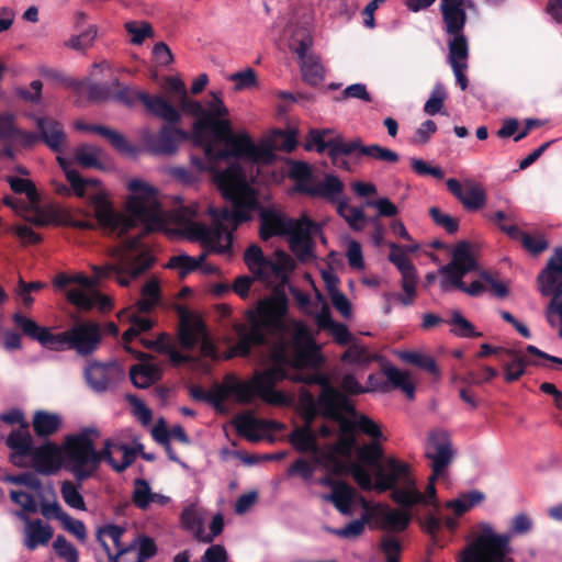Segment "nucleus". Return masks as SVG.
<instances>
[{"label": "nucleus", "mask_w": 562, "mask_h": 562, "mask_svg": "<svg viewBox=\"0 0 562 562\" xmlns=\"http://www.w3.org/2000/svg\"><path fill=\"white\" fill-rule=\"evenodd\" d=\"M250 179L238 164L215 172L214 182L232 209L210 205L207 214L212 217L211 226L196 220L200 211L195 203L180 205L168 215L160 205L157 190L138 179L128 182L131 195L126 201L127 215L116 211L101 190L88 199L99 225L108 234L121 236L138 224L144 226L145 232L158 231L170 217L183 236L218 254L229 251L233 232L257 212L263 240L272 236H288L290 248L299 260L313 259L312 238L319 232L318 225L305 216L294 221L276 207L261 206Z\"/></svg>", "instance_id": "obj_1"}, {"label": "nucleus", "mask_w": 562, "mask_h": 562, "mask_svg": "<svg viewBox=\"0 0 562 562\" xmlns=\"http://www.w3.org/2000/svg\"><path fill=\"white\" fill-rule=\"evenodd\" d=\"M248 325H238L236 353L248 356L254 347L265 349L262 362L270 367L255 372L250 380L228 378L223 384L209 391V403L220 408L225 400L233 396L243 404L256 397L272 405H288L291 398L274 389L288 376V369L315 368L319 362L318 348L304 323L288 317V299L276 293L261 300L247 314Z\"/></svg>", "instance_id": "obj_2"}, {"label": "nucleus", "mask_w": 562, "mask_h": 562, "mask_svg": "<svg viewBox=\"0 0 562 562\" xmlns=\"http://www.w3.org/2000/svg\"><path fill=\"white\" fill-rule=\"evenodd\" d=\"M112 261L102 266H91L94 279L83 273L70 276V283H78L81 289H70L66 292L68 301L80 310L98 308L109 311V297L99 293L94 286L97 280L113 278L121 286H128L143 276L154 263V257L142 243L140 235L127 238L110 250Z\"/></svg>", "instance_id": "obj_3"}, {"label": "nucleus", "mask_w": 562, "mask_h": 562, "mask_svg": "<svg viewBox=\"0 0 562 562\" xmlns=\"http://www.w3.org/2000/svg\"><path fill=\"white\" fill-rule=\"evenodd\" d=\"M305 367L288 369L285 379L305 384H317L322 386V393L315 400L307 390H302L299 395L297 409L304 424L296 426L290 435V442L293 448L302 453H310L316 462H319V446L317 434L313 431L312 424L318 414L338 420L342 412L351 409L348 398L331 386L329 379L319 372L304 371Z\"/></svg>", "instance_id": "obj_4"}, {"label": "nucleus", "mask_w": 562, "mask_h": 562, "mask_svg": "<svg viewBox=\"0 0 562 562\" xmlns=\"http://www.w3.org/2000/svg\"><path fill=\"white\" fill-rule=\"evenodd\" d=\"M225 116L227 114H209L193 123V143L202 148L203 157L192 155L191 164L200 171H214L221 160L231 157L247 158L254 165L268 156V151L255 145L247 133H233Z\"/></svg>", "instance_id": "obj_5"}, {"label": "nucleus", "mask_w": 562, "mask_h": 562, "mask_svg": "<svg viewBox=\"0 0 562 562\" xmlns=\"http://www.w3.org/2000/svg\"><path fill=\"white\" fill-rule=\"evenodd\" d=\"M349 470L360 487L374 488L379 492L392 491V499L406 509L417 504L438 506L434 484L428 483L425 493H422L411 474L408 464L395 458H387L382 465L376 467L373 473L374 482L369 471L360 463H351Z\"/></svg>", "instance_id": "obj_6"}, {"label": "nucleus", "mask_w": 562, "mask_h": 562, "mask_svg": "<svg viewBox=\"0 0 562 562\" xmlns=\"http://www.w3.org/2000/svg\"><path fill=\"white\" fill-rule=\"evenodd\" d=\"M94 429H83L70 435L63 446L65 469L78 483L92 477L101 462L106 461L116 472H123L136 459V450L119 441L106 440L101 451H97L90 438Z\"/></svg>", "instance_id": "obj_7"}, {"label": "nucleus", "mask_w": 562, "mask_h": 562, "mask_svg": "<svg viewBox=\"0 0 562 562\" xmlns=\"http://www.w3.org/2000/svg\"><path fill=\"white\" fill-rule=\"evenodd\" d=\"M531 528L532 520L525 513L512 519L509 533H498L490 522L482 521L473 529L469 543L458 557V562H514L512 535H525Z\"/></svg>", "instance_id": "obj_8"}, {"label": "nucleus", "mask_w": 562, "mask_h": 562, "mask_svg": "<svg viewBox=\"0 0 562 562\" xmlns=\"http://www.w3.org/2000/svg\"><path fill=\"white\" fill-rule=\"evenodd\" d=\"M161 302V291L157 278L151 277L146 280L140 289V297L128 310L127 318L130 328L123 334L124 348L127 352L134 355L136 358L144 359L145 353L135 351L130 345L133 339L138 337L142 333L149 330L153 327V321L144 315L154 311Z\"/></svg>", "instance_id": "obj_9"}, {"label": "nucleus", "mask_w": 562, "mask_h": 562, "mask_svg": "<svg viewBox=\"0 0 562 562\" xmlns=\"http://www.w3.org/2000/svg\"><path fill=\"white\" fill-rule=\"evenodd\" d=\"M476 269V262L470 249V245L465 241L459 243L453 251L451 261L439 269V273L443 277L440 286L443 291H449L451 286L469 294L470 296H480L485 291V286L480 280H475L467 285L463 277Z\"/></svg>", "instance_id": "obj_10"}, {"label": "nucleus", "mask_w": 562, "mask_h": 562, "mask_svg": "<svg viewBox=\"0 0 562 562\" xmlns=\"http://www.w3.org/2000/svg\"><path fill=\"white\" fill-rule=\"evenodd\" d=\"M539 290L543 296H552L546 317L551 327L562 321V248H558L538 276Z\"/></svg>", "instance_id": "obj_11"}, {"label": "nucleus", "mask_w": 562, "mask_h": 562, "mask_svg": "<svg viewBox=\"0 0 562 562\" xmlns=\"http://www.w3.org/2000/svg\"><path fill=\"white\" fill-rule=\"evenodd\" d=\"M467 9L476 10L473 0H441L439 10L442 19V29L448 35V47H452L453 43H463L469 46L468 38L464 35V26L467 24Z\"/></svg>", "instance_id": "obj_12"}, {"label": "nucleus", "mask_w": 562, "mask_h": 562, "mask_svg": "<svg viewBox=\"0 0 562 562\" xmlns=\"http://www.w3.org/2000/svg\"><path fill=\"white\" fill-rule=\"evenodd\" d=\"M117 98L130 106L140 101L148 112L169 124L178 123L181 119L178 110L164 98L150 95L142 90L124 87L119 90Z\"/></svg>", "instance_id": "obj_13"}, {"label": "nucleus", "mask_w": 562, "mask_h": 562, "mask_svg": "<svg viewBox=\"0 0 562 562\" xmlns=\"http://www.w3.org/2000/svg\"><path fill=\"white\" fill-rule=\"evenodd\" d=\"M168 87L171 91L180 95L181 109L186 113L195 116L196 120H201L209 114H228V110L225 106L220 92L211 91V99L204 102H199L188 98L186 86L179 78H169Z\"/></svg>", "instance_id": "obj_14"}, {"label": "nucleus", "mask_w": 562, "mask_h": 562, "mask_svg": "<svg viewBox=\"0 0 562 562\" xmlns=\"http://www.w3.org/2000/svg\"><path fill=\"white\" fill-rule=\"evenodd\" d=\"M279 258V262L268 260L257 245L249 246L245 252V262L249 270L256 278L267 283L283 281L285 278L289 257L285 254H280Z\"/></svg>", "instance_id": "obj_15"}, {"label": "nucleus", "mask_w": 562, "mask_h": 562, "mask_svg": "<svg viewBox=\"0 0 562 562\" xmlns=\"http://www.w3.org/2000/svg\"><path fill=\"white\" fill-rule=\"evenodd\" d=\"M425 454L431 462L432 474L429 477V483L435 485V481L443 474L454 457L449 434L445 430L431 431L428 436Z\"/></svg>", "instance_id": "obj_16"}, {"label": "nucleus", "mask_w": 562, "mask_h": 562, "mask_svg": "<svg viewBox=\"0 0 562 562\" xmlns=\"http://www.w3.org/2000/svg\"><path fill=\"white\" fill-rule=\"evenodd\" d=\"M13 322L24 335L37 340L43 347L47 349L54 351H63L69 349L68 330L53 334L48 328L41 327L35 321L26 317L21 313H15L13 315Z\"/></svg>", "instance_id": "obj_17"}, {"label": "nucleus", "mask_w": 562, "mask_h": 562, "mask_svg": "<svg viewBox=\"0 0 562 562\" xmlns=\"http://www.w3.org/2000/svg\"><path fill=\"white\" fill-rule=\"evenodd\" d=\"M69 349L75 350L80 356H89L97 350L101 331L98 324L89 321L78 322L69 329Z\"/></svg>", "instance_id": "obj_18"}, {"label": "nucleus", "mask_w": 562, "mask_h": 562, "mask_svg": "<svg viewBox=\"0 0 562 562\" xmlns=\"http://www.w3.org/2000/svg\"><path fill=\"white\" fill-rule=\"evenodd\" d=\"M188 138L193 140L192 133L189 134L169 124L164 125L158 133H146L144 135L146 146L156 155L173 154L179 143Z\"/></svg>", "instance_id": "obj_19"}, {"label": "nucleus", "mask_w": 562, "mask_h": 562, "mask_svg": "<svg viewBox=\"0 0 562 562\" xmlns=\"http://www.w3.org/2000/svg\"><path fill=\"white\" fill-rule=\"evenodd\" d=\"M449 192L469 211H476L484 206L486 193L483 186L472 180L463 183L454 178L446 181Z\"/></svg>", "instance_id": "obj_20"}, {"label": "nucleus", "mask_w": 562, "mask_h": 562, "mask_svg": "<svg viewBox=\"0 0 562 562\" xmlns=\"http://www.w3.org/2000/svg\"><path fill=\"white\" fill-rule=\"evenodd\" d=\"M179 340L186 350H192L195 346L200 345L202 356L215 357V347L201 322H183L179 330Z\"/></svg>", "instance_id": "obj_21"}, {"label": "nucleus", "mask_w": 562, "mask_h": 562, "mask_svg": "<svg viewBox=\"0 0 562 562\" xmlns=\"http://www.w3.org/2000/svg\"><path fill=\"white\" fill-rule=\"evenodd\" d=\"M156 552L157 547L151 538L138 537L124 548H120L116 554L109 553V560L110 562H146Z\"/></svg>", "instance_id": "obj_22"}, {"label": "nucleus", "mask_w": 562, "mask_h": 562, "mask_svg": "<svg viewBox=\"0 0 562 562\" xmlns=\"http://www.w3.org/2000/svg\"><path fill=\"white\" fill-rule=\"evenodd\" d=\"M83 374L92 391L103 393L115 384L121 372L115 364L93 362L86 367Z\"/></svg>", "instance_id": "obj_23"}, {"label": "nucleus", "mask_w": 562, "mask_h": 562, "mask_svg": "<svg viewBox=\"0 0 562 562\" xmlns=\"http://www.w3.org/2000/svg\"><path fill=\"white\" fill-rule=\"evenodd\" d=\"M29 459L36 472L41 474H53L60 468L63 449L56 443L47 442L40 447H34Z\"/></svg>", "instance_id": "obj_24"}, {"label": "nucleus", "mask_w": 562, "mask_h": 562, "mask_svg": "<svg viewBox=\"0 0 562 562\" xmlns=\"http://www.w3.org/2000/svg\"><path fill=\"white\" fill-rule=\"evenodd\" d=\"M13 514L25 522L23 543L29 550L33 551L40 546H46L53 538L54 530L48 524L41 519H31L24 512Z\"/></svg>", "instance_id": "obj_25"}, {"label": "nucleus", "mask_w": 562, "mask_h": 562, "mask_svg": "<svg viewBox=\"0 0 562 562\" xmlns=\"http://www.w3.org/2000/svg\"><path fill=\"white\" fill-rule=\"evenodd\" d=\"M7 446L12 450L10 461L12 464L24 468L29 463L30 453L33 450V439L29 431V425L20 427L10 432L5 440Z\"/></svg>", "instance_id": "obj_26"}, {"label": "nucleus", "mask_w": 562, "mask_h": 562, "mask_svg": "<svg viewBox=\"0 0 562 562\" xmlns=\"http://www.w3.org/2000/svg\"><path fill=\"white\" fill-rule=\"evenodd\" d=\"M34 121L38 130L41 140L44 142L52 150L59 151L66 139V134L60 123L52 117L45 116H35Z\"/></svg>", "instance_id": "obj_27"}, {"label": "nucleus", "mask_w": 562, "mask_h": 562, "mask_svg": "<svg viewBox=\"0 0 562 562\" xmlns=\"http://www.w3.org/2000/svg\"><path fill=\"white\" fill-rule=\"evenodd\" d=\"M342 181L337 176L327 173L323 180H318L315 177L306 194L323 198L329 202L338 204V202L342 200Z\"/></svg>", "instance_id": "obj_28"}, {"label": "nucleus", "mask_w": 562, "mask_h": 562, "mask_svg": "<svg viewBox=\"0 0 562 562\" xmlns=\"http://www.w3.org/2000/svg\"><path fill=\"white\" fill-rule=\"evenodd\" d=\"M57 161L59 166L63 168L67 180L69 181L71 188L66 186L57 187V192L59 194H70L71 192L76 193L80 198H85L86 190L88 187H99V181L95 179H85L82 178L76 170L70 167L69 161L64 157H57Z\"/></svg>", "instance_id": "obj_29"}, {"label": "nucleus", "mask_w": 562, "mask_h": 562, "mask_svg": "<svg viewBox=\"0 0 562 562\" xmlns=\"http://www.w3.org/2000/svg\"><path fill=\"white\" fill-rule=\"evenodd\" d=\"M501 229L510 238L518 240L533 256L541 254L548 248V241L540 234L529 235L516 225H502Z\"/></svg>", "instance_id": "obj_30"}, {"label": "nucleus", "mask_w": 562, "mask_h": 562, "mask_svg": "<svg viewBox=\"0 0 562 562\" xmlns=\"http://www.w3.org/2000/svg\"><path fill=\"white\" fill-rule=\"evenodd\" d=\"M412 520L407 510H401L392 507H384L379 513V524L381 529L393 532L404 531Z\"/></svg>", "instance_id": "obj_31"}, {"label": "nucleus", "mask_w": 562, "mask_h": 562, "mask_svg": "<svg viewBox=\"0 0 562 562\" xmlns=\"http://www.w3.org/2000/svg\"><path fill=\"white\" fill-rule=\"evenodd\" d=\"M449 49V63L453 70L456 80L460 86L461 90H465L468 88V79L465 77V70L468 68L467 59L469 56V46H464L462 43H453L452 47H448Z\"/></svg>", "instance_id": "obj_32"}, {"label": "nucleus", "mask_w": 562, "mask_h": 562, "mask_svg": "<svg viewBox=\"0 0 562 562\" xmlns=\"http://www.w3.org/2000/svg\"><path fill=\"white\" fill-rule=\"evenodd\" d=\"M353 497L355 490L345 483L335 484L331 493L323 496L325 501L331 502L342 515L352 514Z\"/></svg>", "instance_id": "obj_33"}, {"label": "nucleus", "mask_w": 562, "mask_h": 562, "mask_svg": "<svg viewBox=\"0 0 562 562\" xmlns=\"http://www.w3.org/2000/svg\"><path fill=\"white\" fill-rule=\"evenodd\" d=\"M391 249L387 259L392 262L401 273V280L418 278L416 268L412 263L411 259L405 254L404 247L389 243Z\"/></svg>", "instance_id": "obj_34"}, {"label": "nucleus", "mask_w": 562, "mask_h": 562, "mask_svg": "<svg viewBox=\"0 0 562 562\" xmlns=\"http://www.w3.org/2000/svg\"><path fill=\"white\" fill-rule=\"evenodd\" d=\"M142 344L146 348L156 349L159 352H164L169 357V360L173 364H182L186 362L195 361V359L189 355L179 352L170 342L167 336L162 335L156 340L142 339Z\"/></svg>", "instance_id": "obj_35"}, {"label": "nucleus", "mask_w": 562, "mask_h": 562, "mask_svg": "<svg viewBox=\"0 0 562 562\" xmlns=\"http://www.w3.org/2000/svg\"><path fill=\"white\" fill-rule=\"evenodd\" d=\"M132 383L138 389H146L160 378V369L156 364L140 363L130 370Z\"/></svg>", "instance_id": "obj_36"}, {"label": "nucleus", "mask_w": 562, "mask_h": 562, "mask_svg": "<svg viewBox=\"0 0 562 562\" xmlns=\"http://www.w3.org/2000/svg\"><path fill=\"white\" fill-rule=\"evenodd\" d=\"M61 426V418L56 413L37 411L33 417V429L38 437L55 434Z\"/></svg>", "instance_id": "obj_37"}, {"label": "nucleus", "mask_w": 562, "mask_h": 562, "mask_svg": "<svg viewBox=\"0 0 562 562\" xmlns=\"http://www.w3.org/2000/svg\"><path fill=\"white\" fill-rule=\"evenodd\" d=\"M103 150L93 145L83 144L74 151L75 161L83 168H102Z\"/></svg>", "instance_id": "obj_38"}, {"label": "nucleus", "mask_w": 562, "mask_h": 562, "mask_svg": "<svg viewBox=\"0 0 562 562\" xmlns=\"http://www.w3.org/2000/svg\"><path fill=\"white\" fill-rule=\"evenodd\" d=\"M383 372L387 384L390 383L394 389H401L409 400L414 398L415 386L411 381L408 372L402 371L394 366L385 367Z\"/></svg>", "instance_id": "obj_39"}, {"label": "nucleus", "mask_w": 562, "mask_h": 562, "mask_svg": "<svg viewBox=\"0 0 562 562\" xmlns=\"http://www.w3.org/2000/svg\"><path fill=\"white\" fill-rule=\"evenodd\" d=\"M397 357L406 362L414 364L432 375L439 374V369L435 359L431 356L425 355L420 351H408V350H400L396 351Z\"/></svg>", "instance_id": "obj_40"}, {"label": "nucleus", "mask_w": 562, "mask_h": 562, "mask_svg": "<svg viewBox=\"0 0 562 562\" xmlns=\"http://www.w3.org/2000/svg\"><path fill=\"white\" fill-rule=\"evenodd\" d=\"M289 176L295 181V189L303 193H307L315 179L311 167L302 161L291 164Z\"/></svg>", "instance_id": "obj_41"}, {"label": "nucleus", "mask_w": 562, "mask_h": 562, "mask_svg": "<svg viewBox=\"0 0 562 562\" xmlns=\"http://www.w3.org/2000/svg\"><path fill=\"white\" fill-rule=\"evenodd\" d=\"M507 356L512 358V360L504 366V379L507 382L517 381L524 373L527 363L532 366H540L541 363L537 360L527 361L522 357H520L515 350L508 349L505 350Z\"/></svg>", "instance_id": "obj_42"}, {"label": "nucleus", "mask_w": 562, "mask_h": 562, "mask_svg": "<svg viewBox=\"0 0 562 562\" xmlns=\"http://www.w3.org/2000/svg\"><path fill=\"white\" fill-rule=\"evenodd\" d=\"M303 80L311 85L317 86L324 80V67L318 56L307 57L300 61Z\"/></svg>", "instance_id": "obj_43"}, {"label": "nucleus", "mask_w": 562, "mask_h": 562, "mask_svg": "<svg viewBox=\"0 0 562 562\" xmlns=\"http://www.w3.org/2000/svg\"><path fill=\"white\" fill-rule=\"evenodd\" d=\"M334 136L333 131L329 128L311 130L306 136L305 149H315L317 153H324L327 150L328 153L331 148Z\"/></svg>", "instance_id": "obj_44"}, {"label": "nucleus", "mask_w": 562, "mask_h": 562, "mask_svg": "<svg viewBox=\"0 0 562 562\" xmlns=\"http://www.w3.org/2000/svg\"><path fill=\"white\" fill-rule=\"evenodd\" d=\"M338 214L348 223L353 231H361L364 227L366 216L360 207L352 206L346 200L338 202Z\"/></svg>", "instance_id": "obj_45"}, {"label": "nucleus", "mask_w": 562, "mask_h": 562, "mask_svg": "<svg viewBox=\"0 0 562 562\" xmlns=\"http://www.w3.org/2000/svg\"><path fill=\"white\" fill-rule=\"evenodd\" d=\"M484 494L477 490L461 494L458 498L449 501L447 507L452 509L456 515L461 516L470 510L473 506L480 504L484 499Z\"/></svg>", "instance_id": "obj_46"}, {"label": "nucleus", "mask_w": 562, "mask_h": 562, "mask_svg": "<svg viewBox=\"0 0 562 562\" xmlns=\"http://www.w3.org/2000/svg\"><path fill=\"white\" fill-rule=\"evenodd\" d=\"M261 422L250 414L237 415L234 419V425L239 435L246 437L251 441H258Z\"/></svg>", "instance_id": "obj_47"}, {"label": "nucleus", "mask_w": 562, "mask_h": 562, "mask_svg": "<svg viewBox=\"0 0 562 562\" xmlns=\"http://www.w3.org/2000/svg\"><path fill=\"white\" fill-rule=\"evenodd\" d=\"M204 260V255H200L198 258L190 257L186 254L173 256L169 259L168 267L176 269L183 277L189 272L196 270L201 267Z\"/></svg>", "instance_id": "obj_48"}, {"label": "nucleus", "mask_w": 562, "mask_h": 562, "mask_svg": "<svg viewBox=\"0 0 562 562\" xmlns=\"http://www.w3.org/2000/svg\"><path fill=\"white\" fill-rule=\"evenodd\" d=\"M125 30L134 45H142L146 38L154 36V30L146 21H128L125 23Z\"/></svg>", "instance_id": "obj_49"}, {"label": "nucleus", "mask_w": 562, "mask_h": 562, "mask_svg": "<svg viewBox=\"0 0 562 562\" xmlns=\"http://www.w3.org/2000/svg\"><path fill=\"white\" fill-rule=\"evenodd\" d=\"M60 494L64 502L71 508L78 510H86V504L83 496L79 492V486H77L71 481H65L60 486Z\"/></svg>", "instance_id": "obj_50"}, {"label": "nucleus", "mask_w": 562, "mask_h": 562, "mask_svg": "<svg viewBox=\"0 0 562 562\" xmlns=\"http://www.w3.org/2000/svg\"><path fill=\"white\" fill-rule=\"evenodd\" d=\"M349 405H351V404L349 403ZM350 407H351V409L348 413H350L355 416V419L351 423L352 428L358 429L362 434H364L373 439H379L382 437L381 429H380L379 425L373 419H371L370 417H368L367 415H363V414L357 415L353 411V407L352 406H350Z\"/></svg>", "instance_id": "obj_51"}, {"label": "nucleus", "mask_w": 562, "mask_h": 562, "mask_svg": "<svg viewBox=\"0 0 562 562\" xmlns=\"http://www.w3.org/2000/svg\"><path fill=\"white\" fill-rule=\"evenodd\" d=\"M372 360L373 357L364 346L352 342L341 356V361L360 367L369 364Z\"/></svg>", "instance_id": "obj_52"}, {"label": "nucleus", "mask_w": 562, "mask_h": 562, "mask_svg": "<svg viewBox=\"0 0 562 562\" xmlns=\"http://www.w3.org/2000/svg\"><path fill=\"white\" fill-rule=\"evenodd\" d=\"M417 281L418 278L401 280V286L404 293H385L384 300L390 301L393 299L398 300L404 306H409L414 303L417 295Z\"/></svg>", "instance_id": "obj_53"}, {"label": "nucleus", "mask_w": 562, "mask_h": 562, "mask_svg": "<svg viewBox=\"0 0 562 562\" xmlns=\"http://www.w3.org/2000/svg\"><path fill=\"white\" fill-rule=\"evenodd\" d=\"M449 323L452 325L451 331L456 336L464 338L481 336V333L475 331L473 325L457 310L451 312Z\"/></svg>", "instance_id": "obj_54"}, {"label": "nucleus", "mask_w": 562, "mask_h": 562, "mask_svg": "<svg viewBox=\"0 0 562 562\" xmlns=\"http://www.w3.org/2000/svg\"><path fill=\"white\" fill-rule=\"evenodd\" d=\"M9 183L14 193L25 194L29 205H37L38 195L33 182L29 179L11 177Z\"/></svg>", "instance_id": "obj_55"}, {"label": "nucleus", "mask_w": 562, "mask_h": 562, "mask_svg": "<svg viewBox=\"0 0 562 562\" xmlns=\"http://www.w3.org/2000/svg\"><path fill=\"white\" fill-rule=\"evenodd\" d=\"M99 131L100 135L105 137L117 151L128 156H134L136 154V148L125 139L123 134L105 126L103 130Z\"/></svg>", "instance_id": "obj_56"}, {"label": "nucleus", "mask_w": 562, "mask_h": 562, "mask_svg": "<svg viewBox=\"0 0 562 562\" xmlns=\"http://www.w3.org/2000/svg\"><path fill=\"white\" fill-rule=\"evenodd\" d=\"M151 493V487L146 480L136 479L132 496L134 505L142 510L147 509L150 505Z\"/></svg>", "instance_id": "obj_57"}, {"label": "nucleus", "mask_w": 562, "mask_h": 562, "mask_svg": "<svg viewBox=\"0 0 562 562\" xmlns=\"http://www.w3.org/2000/svg\"><path fill=\"white\" fill-rule=\"evenodd\" d=\"M361 155L390 164H395L400 160V156L396 151L378 144L364 145V147H361Z\"/></svg>", "instance_id": "obj_58"}, {"label": "nucleus", "mask_w": 562, "mask_h": 562, "mask_svg": "<svg viewBox=\"0 0 562 562\" xmlns=\"http://www.w3.org/2000/svg\"><path fill=\"white\" fill-rule=\"evenodd\" d=\"M53 549L56 555L66 562H79L78 550L64 536L58 535L55 538L53 542Z\"/></svg>", "instance_id": "obj_59"}, {"label": "nucleus", "mask_w": 562, "mask_h": 562, "mask_svg": "<svg viewBox=\"0 0 562 562\" xmlns=\"http://www.w3.org/2000/svg\"><path fill=\"white\" fill-rule=\"evenodd\" d=\"M447 98V92L442 83L435 85L429 99L424 105V112L428 115H436L440 113L443 108V102Z\"/></svg>", "instance_id": "obj_60"}, {"label": "nucleus", "mask_w": 562, "mask_h": 562, "mask_svg": "<svg viewBox=\"0 0 562 562\" xmlns=\"http://www.w3.org/2000/svg\"><path fill=\"white\" fill-rule=\"evenodd\" d=\"M361 147H364V145H362L360 139L346 142L342 137L335 135L333 138L331 148L327 154L328 156H347L355 151H359L361 154Z\"/></svg>", "instance_id": "obj_61"}, {"label": "nucleus", "mask_w": 562, "mask_h": 562, "mask_svg": "<svg viewBox=\"0 0 562 562\" xmlns=\"http://www.w3.org/2000/svg\"><path fill=\"white\" fill-rule=\"evenodd\" d=\"M361 147H364V145H362L360 139L346 142L342 137L335 135L333 138L331 148L327 154L328 156H347L355 151H359L361 154Z\"/></svg>", "instance_id": "obj_62"}, {"label": "nucleus", "mask_w": 562, "mask_h": 562, "mask_svg": "<svg viewBox=\"0 0 562 562\" xmlns=\"http://www.w3.org/2000/svg\"><path fill=\"white\" fill-rule=\"evenodd\" d=\"M98 34V29L95 25L89 26L85 32L79 35H75L70 37L66 42V46L75 49V50H86L91 47Z\"/></svg>", "instance_id": "obj_63"}, {"label": "nucleus", "mask_w": 562, "mask_h": 562, "mask_svg": "<svg viewBox=\"0 0 562 562\" xmlns=\"http://www.w3.org/2000/svg\"><path fill=\"white\" fill-rule=\"evenodd\" d=\"M181 521L187 529L195 531V535L200 531L202 527V517L196 504L190 503L183 508Z\"/></svg>", "instance_id": "obj_64"}]
</instances>
